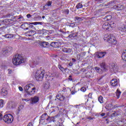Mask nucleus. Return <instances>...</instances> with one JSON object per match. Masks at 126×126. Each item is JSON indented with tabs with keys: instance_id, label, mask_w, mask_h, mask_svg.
Instances as JSON below:
<instances>
[{
	"instance_id": "nucleus-1",
	"label": "nucleus",
	"mask_w": 126,
	"mask_h": 126,
	"mask_svg": "<svg viewBox=\"0 0 126 126\" xmlns=\"http://www.w3.org/2000/svg\"><path fill=\"white\" fill-rule=\"evenodd\" d=\"M24 90L25 91V98H30L31 96L34 95L36 92V87L32 84H30L26 85Z\"/></svg>"
},
{
	"instance_id": "nucleus-2",
	"label": "nucleus",
	"mask_w": 126,
	"mask_h": 126,
	"mask_svg": "<svg viewBox=\"0 0 126 126\" xmlns=\"http://www.w3.org/2000/svg\"><path fill=\"white\" fill-rule=\"evenodd\" d=\"M12 62L14 65H19L23 63H25V59L21 55L16 54L13 57Z\"/></svg>"
},
{
	"instance_id": "nucleus-3",
	"label": "nucleus",
	"mask_w": 126,
	"mask_h": 126,
	"mask_svg": "<svg viewBox=\"0 0 126 126\" xmlns=\"http://www.w3.org/2000/svg\"><path fill=\"white\" fill-rule=\"evenodd\" d=\"M116 27V24L114 22L112 23H105L102 25L103 29L106 30V31H111L113 28Z\"/></svg>"
},
{
	"instance_id": "nucleus-4",
	"label": "nucleus",
	"mask_w": 126,
	"mask_h": 126,
	"mask_svg": "<svg viewBox=\"0 0 126 126\" xmlns=\"http://www.w3.org/2000/svg\"><path fill=\"white\" fill-rule=\"evenodd\" d=\"M105 38H106V41L109 43L113 44V45H116V44H117V40H116V37L113 36V34H110L106 35H105Z\"/></svg>"
},
{
	"instance_id": "nucleus-5",
	"label": "nucleus",
	"mask_w": 126,
	"mask_h": 126,
	"mask_svg": "<svg viewBox=\"0 0 126 126\" xmlns=\"http://www.w3.org/2000/svg\"><path fill=\"white\" fill-rule=\"evenodd\" d=\"M44 74H45V71L38 70L36 71L35 77L37 81H41L44 77Z\"/></svg>"
},
{
	"instance_id": "nucleus-6",
	"label": "nucleus",
	"mask_w": 126,
	"mask_h": 126,
	"mask_svg": "<svg viewBox=\"0 0 126 126\" xmlns=\"http://www.w3.org/2000/svg\"><path fill=\"white\" fill-rule=\"evenodd\" d=\"M3 121L7 124H11L13 122V116L11 114H6L3 116Z\"/></svg>"
},
{
	"instance_id": "nucleus-7",
	"label": "nucleus",
	"mask_w": 126,
	"mask_h": 126,
	"mask_svg": "<svg viewBox=\"0 0 126 126\" xmlns=\"http://www.w3.org/2000/svg\"><path fill=\"white\" fill-rule=\"evenodd\" d=\"M109 69L112 73L115 72L116 73L119 70V66L115 63H112L109 64Z\"/></svg>"
},
{
	"instance_id": "nucleus-8",
	"label": "nucleus",
	"mask_w": 126,
	"mask_h": 126,
	"mask_svg": "<svg viewBox=\"0 0 126 126\" xmlns=\"http://www.w3.org/2000/svg\"><path fill=\"white\" fill-rule=\"evenodd\" d=\"M40 100V97L37 95H35L31 99V104L34 105V104H37Z\"/></svg>"
},
{
	"instance_id": "nucleus-9",
	"label": "nucleus",
	"mask_w": 126,
	"mask_h": 126,
	"mask_svg": "<svg viewBox=\"0 0 126 126\" xmlns=\"http://www.w3.org/2000/svg\"><path fill=\"white\" fill-rule=\"evenodd\" d=\"M16 107V103L14 101H9L7 103V108L9 109V110H12V109H14Z\"/></svg>"
},
{
	"instance_id": "nucleus-10",
	"label": "nucleus",
	"mask_w": 126,
	"mask_h": 126,
	"mask_svg": "<svg viewBox=\"0 0 126 126\" xmlns=\"http://www.w3.org/2000/svg\"><path fill=\"white\" fill-rule=\"evenodd\" d=\"M40 62H41V60H40L39 58L33 59L32 61V64H33V66H32V67H34V66H36V65H37V64H39V63H40Z\"/></svg>"
},
{
	"instance_id": "nucleus-11",
	"label": "nucleus",
	"mask_w": 126,
	"mask_h": 126,
	"mask_svg": "<svg viewBox=\"0 0 126 126\" xmlns=\"http://www.w3.org/2000/svg\"><path fill=\"white\" fill-rule=\"evenodd\" d=\"M110 84L111 86H113V87H116V86H117L118 84H119V82H118V80L116 79H113L110 81Z\"/></svg>"
},
{
	"instance_id": "nucleus-12",
	"label": "nucleus",
	"mask_w": 126,
	"mask_h": 126,
	"mask_svg": "<svg viewBox=\"0 0 126 126\" xmlns=\"http://www.w3.org/2000/svg\"><path fill=\"white\" fill-rule=\"evenodd\" d=\"M52 2L51 1H47L45 5L43 7V10L48 9L49 6H52Z\"/></svg>"
},
{
	"instance_id": "nucleus-13",
	"label": "nucleus",
	"mask_w": 126,
	"mask_h": 126,
	"mask_svg": "<svg viewBox=\"0 0 126 126\" xmlns=\"http://www.w3.org/2000/svg\"><path fill=\"white\" fill-rule=\"evenodd\" d=\"M106 55V52H99L97 53L96 54V58H98V59H101V58H103V57H105V55Z\"/></svg>"
},
{
	"instance_id": "nucleus-14",
	"label": "nucleus",
	"mask_w": 126,
	"mask_h": 126,
	"mask_svg": "<svg viewBox=\"0 0 126 126\" xmlns=\"http://www.w3.org/2000/svg\"><path fill=\"white\" fill-rule=\"evenodd\" d=\"M27 35L29 36V37H32V36H34L35 34H36V32L33 30H31L29 32H28L26 33Z\"/></svg>"
},
{
	"instance_id": "nucleus-15",
	"label": "nucleus",
	"mask_w": 126,
	"mask_h": 126,
	"mask_svg": "<svg viewBox=\"0 0 126 126\" xmlns=\"http://www.w3.org/2000/svg\"><path fill=\"white\" fill-rule=\"evenodd\" d=\"M100 65L101 68L103 70V71H107V70H108L106 63L103 62L100 64Z\"/></svg>"
},
{
	"instance_id": "nucleus-16",
	"label": "nucleus",
	"mask_w": 126,
	"mask_h": 126,
	"mask_svg": "<svg viewBox=\"0 0 126 126\" xmlns=\"http://www.w3.org/2000/svg\"><path fill=\"white\" fill-rule=\"evenodd\" d=\"M29 26V23H25L21 26V28H23V29H24L26 30H28Z\"/></svg>"
},
{
	"instance_id": "nucleus-17",
	"label": "nucleus",
	"mask_w": 126,
	"mask_h": 126,
	"mask_svg": "<svg viewBox=\"0 0 126 126\" xmlns=\"http://www.w3.org/2000/svg\"><path fill=\"white\" fill-rule=\"evenodd\" d=\"M1 94L2 96H6L7 95V90L6 89L3 88L1 91Z\"/></svg>"
},
{
	"instance_id": "nucleus-18",
	"label": "nucleus",
	"mask_w": 126,
	"mask_h": 126,
	"mask_svg": "<svg viewBox=\"0 0 126 126\" xmlns=\"http://www.w3.org/2000/svg\"><path fill=\"white\" fill-rule=\"evenodd\" d=\"M3 22H5L8 24H12L14 22V21L11 19H6L3 21Z\"/></svg>"
},
{
	"instance_id": "nucleus-19",
	"label": "nucleus",
	"mask_w": 126,
	"mask_h": 126,
	"mask_svg": "<svg viewBox=\"0 0 126 126\" xmlns=\"http://www.w3.org/2000/svg\"><path fill=\"white\" fill-rule=\"evenodd\" d=\"M71 49L70 48H67L66 47H63L62 49V52H63L64 53H71Z\"/></svg>"
},
{
	"instance_id": "nucleus-20",
	"label": "nucleus",
	"mask_w": 126,
	"mask_h": 126,
	"mask_svg": "<svg viewBox=\"0 0 126 126\" xmlns=\"http://www.w3.org/2000/svg\"><path fill=\"white\" fill-rule=\"evenodd\" d=\"M50 46H51V47H53V48H58V47H59V42H52L51 43Z\"/></svg>"
},
{
	"instance_id": "nucleus-21",
	"label": "nucleus",
	"mask_w": 126,
	"mask_h": 126,
	"mask_svg": "<svg viewBox=\"0 0 126 126\" xmlns=\"http://www.w3.org/2000/svg\"><path fill=\"white\" fill-rule=\"evenodd\" d=\"M41 46H42L43 48H48V47L50 46V43L44 41L41 42Z\"/></svg>"
},
{
	"instance_id": "nucleus-22",
	"label": "nucleus",
	"mask_w": 126,
	"mask_h": 126,
	"mask_svg": "<svg viewBox=\"0 0 126 126\" xmlns=\"http://www.w3.org/2000/svg\"><path fill=\"white\" fill-rule=\"evenodd\" d=\"M94 69L96 70V72H98L100 74H102V73H103V70L100 69L99 67H95Z\"/></svg>"
},
{
	"instance_id": "nucleus-23",
	"label": "nucleus",
	"mask_w": 126,
	"mask_h": 126,
	"mask_svg": "<svg viewBox=\"0 0 126 126\" xmlns=\"http://www.w3.org/2000/svg\"><path fill=\"white\" fill-rule=\"evenodd\" d=\"M119 30L122 31V32H126V26L122 25L121 27H119Z\"/></svg>"
},
{
	"instance_id": "nucleus-24",
	"label": "nucleus",
	"mask_w": 126,
	"mask_h": 126,
	"mask_svg": "<svg viewBox=\"0 0 126 126\" xmlns=\"http://www.w3.org/2000/svg\"><path fill=\"white\" fill-rule=\"evenodd\" d=\"M121 113L119 111H114L113 113L111 114V117H117V116H120Z\"/></svg>"
},
{
	"instance_id": "nucleus-25",
	"label": "nucleus",
	"mask_w": 126,
	"mask_h": 126,
	"mask_svg": "<svg viewBox=\"0 0 126 126\" xmlns=\"http://www.w3.org/2000/svg\"><path fill=\"white\" fill-rule=\"evenodd\" d=\"M122 58L123 61H126V50L123 51L122 55Z\"/></svg>"
},
{
	"instance_id": "nucleus-26",
	"label": "nucleus",
	"mask_w": 126,
	"mask_h": 126,
	"mask_svg": "<svg viewBox=\"0 0 126 126\" xmlns=\"http://www.w3.org/2000/svg\"><path fill=\"white\" fill-rule=\"evenodd\" d=\"M56 97H57V99H59V100H60V101H63V100H64V96L63 95H57L56 96Z\"/></svg>"
},
{
	"instance_id": "nucleus-27",
	"label": "nucleus",
	"mask_w": 126,
	"mask_h": 126,
	"mask_svg": "<svg viewBox=\"0 0 126 126\" xmlns=\"http://www.w3.org/2000/svg\"><path fill=\"white\" fill-rule=\"evenodd\" d=\"M4 37L5 38H6L7 39H11V38L13 37V34H7L4 35Z\"/></svg>"
},
{
	"instance_id": "nucleus-28",
	"label": "nucleus",
	"mask_w": 126,
	"mask_h": 126,
	"mask_svg": "<svg viewBox=\"0 0 126 126\" xmlns=\"http://www.w3.org/2000/svg\"><path fill=\"white\" fill-rule=\"evenodd\" d=\"M58 66V68H59V69H60V70L62 71V72L65 71V69L64 68H63V67L62 64H59Z\"/></svg>"
},
{
	"instance_id": "nucleus-29",
	"label": "nucleus",
	"mask_w": 126,
	"mask_h": 126,
	"mask_svg": "<svg viewBox=\"0 0 126 126\" xmlns=\"http://www.w3.org/2000/svg\"><path fill=\"white\" fill-rule=\"evenodd\" d=\"M117 8L118 10H123V9H124L125 6L123 5H118L117 6Z\"/></svg>"
},
{
	"instance_id": "nucleus-30",
	"label": "nucleus",
	"mask_w": 126,
	"mask_h": 126,
	"mask_svg": "<svg viewBox=\"0 0 126 126\" xmlns=\"http://www.w3.org/2000/svg\"><path fill=\"white\" fill-rule=\"evenodd\" d=\"M8 52L6 49H3L2 50V54L3 56H7L8 55Z\"/></svg>"
},
{
	"instance_id": "nucleus-31",
	"label": "nucleus",
	"mask_w": 126,
	"mask_h": 126,
	"mask_svg": "<svg viewBox=\"0 0 126 126\" xmlns=\"http://www.w3.org/2000/svg\"><path fill=\"white\" fill-rule=\"evenodd\" d=\"M121 91L119 89H117L116 92V96L117 97V99H119L120 98V96H121Z\"/></svg>"
},
{
	"instance_id": "nucleus-32",
	"label": "nucleus",
	"mask_w": 126,
	"mask_h": 126,
	"mask_svg": "<svg viewBox=\"0 0 126 126\" xmlns=\"http://www.w3.org/2000/svg\"><path fill=\"white\" fill-rule=\"evenodd\" d=\"M104 19H106L107 21H109V20H111V19H112V16L111 15L106 16L104 17Z\"/></svg>"
},
{
	"instance_id": "nucleus-33",
	"label": "nucleus",
	"mask_w": 126,
	"mask_h": 126,
	"mask_svg": "<svg viewBox=\"0 0 126 126\" xmlns=\"http://www.w3.org/2000/svg\"><path fill=\"white\" fill-rule=\"evenodd\" d=\"M76 7L77 9H79V8H82V7H83V5L80 3H79L77 4Z\"/></svg>"
},
{
	"instance_id": "nucleus-34",
	"label": "nucleus",
	"mask_w": 126,
	"mask_h": 126,
	"mask_svg": "<svg viewBox=\"0 0 126 126\" xmlns=\"http://www.w3.org/2000/svg\"><path fill=\"white\" fill-rule=\"evenodd\" d=\"M98 101L100 103V104H102V103H103V96H99V97H98Z\"/></svg>"
},
{
	"instance_id": "nucleus-35",
	"label": "nucleus",
	"mask_w": 126,
	"mask_h": 126,
	"mask_svg": "<svg viewBox=\"0 0 126 126\" xmlns=\"http://www.w3.org/2000/svg\"><path fill=\"white\" fill-rule=\"evenodd\" d=\"M31 24H32L33 25H38V24H39L40 25H43V23L42 22H33L31 23Z\"/></svg>"
},
{
	"instance_id": "nucleus-36",
	"label": "nucleus",
	"mask_w": 126,
	"mask_h": 126,
	"mask_svg": "<svg viewBox=\"0 0 126 126\" xmlns=\"http://www.w3.org/2000/svg\"><path fill=\"white\" fill-rule=\"evenodd\" d=\"M3 102H4L3 100L2 99L0 100V109L1 108H2V107H3Z\"/></svg>"
},
{
	"instance_id": "nucleus-37",
	"label": "nucleus",
	"mask_w": 126,
	"mask_h": 126,
	"mask_svg": "<svg viewBox=\"0 0 126 126\" xmlns=\"http://www.w3.org/2000/svg\"><path fill=\"white\" fill-rule=\"evenodd\" d=\"M49 83L47 82L44 84V87L45 89H48L49 88Z\"/></svg>"
},
{
	"instance_id": "nucleus-38",
	"label": "nucleus",
	"mask_w": 126,
	"mask_h": 126,
	"mask_svg": "<svg viewBox=\"0 0 126 126\" xmlns=\"http://www.w3.org/2000/svg\"><path fill=\"white\" fill-rule=\"evenodd\" d=\"M86 77H91V73L90 72H88L86 73Z\"/></svg>"
},
{
	"instance_id": "nucleus-39",
	"label": "nucleus",
	"mask_w": 126,
	"mask_h": 126,
	"mask_svg": "<svg viewBox=\"0 0 126 126\" xmlns=\"http://www.w3.org/2000/svg\"><path fill=\"white\" fill-rule=\"evenodd\" d=\"M6 50H7V51H8V53H10V52L12 51V47H9L7 49H6Z\"/></svg>"
},
{
	"instance_id": "nucleus-40",
	"label": "nucleus",
	"mask_w": 126,
	"mask_h": 126,
	"mask_svg": "<svg viewBox=\"0 0 126 126\" xmlns=\"http://www.w3.org/2000/svg\"><path fill=\"white\" fill-rule=\"evenodd\" d=\"M31 23H29L28 29H29L30 28H33L34 27V26H33V24H32Z\"/></svg>"
},
{
	"instance_id": "nucleus-41",
	"label": "nucleus",
	"mask_w": 126,
	"mask_h": 126,
	"mask_svg": "<svg viewBox=\"0 0 126 126\" xmlns=\"http://www.w3.org/2000/svg\"><path fill=\"white\" fill-rule=\"evenodd\" d=\"M63 12V13H65V14H68V13H69V10H68V9H65Z\"/></svg>"
},
{
	"instance_id": "nucleus-42",
	"label": "nucleus",
	"mask_w": 126,
	"mask_h": 126,
	"mask_svg": "<svg viewBox=\"0 0 126 126\" xmlns=\"http://www.w3.org/2000/svg\"><path fill=\"white\" fill-rule=\"evenodd\" d=\"M81 91L82 92H85L86 91V88L84 87H83L81 88Z\"/></svg>"
},
{
	"instance_id": "nucleus-43",
	"label": "nucleus",
	"mask_w": 126,
	"mask_h": 126,
	"mask_svg": "<svg viewBox=\"0 0 126 126\" xmlns=\"http://www.w3.org/2000/svg\"><path fill=\"white\" fill-rule=\"evenodd\" d=\"M75 20H78L79 21H80V20H81V18L78 16H76L75 17Z\"/></svg>"
},
{
	"instance_id": "nucleus-44",
	"label": "nucleus",
	"mask_w": 126,
	"mask_h": 126,
	"mask_svg": "<svg viewBox=\"0 0 126 126\" xmlns=\"http://www.w3.org/2000/svg\"><path fill=\"white\" fill-rule=\"evenodd\" d=\"M75 26H76L75 23H73L70 25V27H71L74 28V27H75Z\"/></svg>"
},
{
	"instance_id": "nucleus-45",
	"label": "nucleus",
	"mask_w": 126,
	"mask_h": 126,
	"mask_svg": "<svg viewBox=\"0 0 126 126\" xmlns=\"http://www.w3.org/2000/svg\"><path fill=\"white\" fill-rule=\"evenodd\" d=\"M37 20H42V17L40 16H38L37 17H35Z\"/></svg>"
},
{
	"instance_id": "nucleus-46",
	"label": "nucleus",
	"mask_w": 126,
	"mask_h": 126,
	"mask_svg": "<svg viewBox=\"0 0 126 126\" xmlns=\"http://www.w3.org/2000/svg\"><path fill=\"white\" fill-rule=\"evenodd\" d=\"M74 35V33H72L71 34H69L68 37V38H72V37H75V35Z\"/></svg>"
},
{
	"instance_id": "nucleus-47",
	"label": "nucleus",
	"mask_w": 126,
	"mask_h": 126,
	"mask_svg": "<svg viewBox=\"0 0 126 126\" xmlns=\"http://www.w3.org/2000/svg\"><path fill=\"white\" fill-rule=\"evenodd\" d=\"M23 101H25V102H28L29 101H31V99L25 98L23 99Z\"/></svg>"
},
{
	"instance_id": "nucleus-48",
	"label": "nucleus",
	"mask_w": 126,
	"mask_h": 126,
	"mask_svg": "<svg viewBox=\"0 0 126 126\" xmlns=\"http://www.w3.org/2000/svg\"><path fill=\"white\" fill-rule=\"evenodd\" d=\"M31 16H32L30 14H28L27 15V18H30V17H31Z\"/></svg>"
},
{
	"instance_id": "nucleus-49",
	"label": "nucleus",
	"mask_w": 126,
	"mask_h": 126,
	"mask_svg": "<svg viewBox=\"0 0 126 126\" xmlns=\"http://www.w3.org/2000/svg\"><path fill=\"white\" fill-rule=\"evenodd\" d=\"M19 90H20V91H23V88H22L21 87H19Z\"/></svg>"
},
{
	"instance_id": "nucleus-50",
	"label": "nucleus",
	"mask_w": 126,
	"mask_h": 126,
	"mask_svg": "<svg viewBox=\"0 0 126 126\" xmlns=\"http://www.w3.org/2000/svg\"><path fill=\"white\" fill-rule=\"evenodd\" d=\"M71 93L72 95H74V94H75V93H76V92L73 91L71 92Z\"/></svg>"
},
{
	"instance_id": "nucleus-51",
	"label": "nucleus",
	"mask_w": 126,
	"mask_h": 126,
	"mask_svg": "<svg viewBox=\"0 0 126 126\" xmlns=\"http://www.w3.org/2000/svg\"><path fill=\"white\" fill-rule=\"evenodd\" d=\"M73 64V63H71V62H70L68 64V65H69V66H72Z\"/></svg>"
},
{
	"instance_id": "nucleus-52",
	"label": "nucleus",
	"mask_w": 126,
	"mask_h": 126,
	"mask_svg": "<svg viewBox=\"0 0 126 126\" xmlns=\"http://www.w3.org/2000/svg\"><path fill=\"white\" fill-rule=\"evenodd\" d=\"M28 126H33V124L32 123H30L28 125Z\"/></svg>"
},
{
	"instance_id": "nucleus-53",
	"label": "nucleus",
	"mask_w": 126,
	"mask_h": 126,
	"mask_svg": "<svg viewBox=\"0 0 126 126\" xmlns=\"http://www.w3.org/2000/svg\"><path fill=\"white\" fill-rule=\"evenodd\" d=\"M0 120H2V114L0 113Z\"/></svg>"
},
{
	"instance_id": "nucleus-54",
	"label": "nucleus",
	"mask_w": 126,
	"mask_h": 126,
	"mask_svg": "<svg viewBox=\"0 0 126 126\" xmlns=\"http://www.w3.org/2000/svg\"><path fill=\"white\" fill-rule=\"evenodd\" d=\"M72 61L73 63H75V62H76V60H75L74 58H73L72 59Z\"/></svg>"
},
{
	"instance_id": "nucleus-55",
	"label": "nucleus",
	"mask_w": 126,
	"mask_h": 126,
	"mask_svg": "<svg viewBox=\"0 0 126 126\" xmlns=\"http://www.w3.org/2000/svg\"><path fill=\"white\" fill-rule=\"evenodd\" d=\"M100 115L101 116V117H104L105 116V113H102L100 114Z\"/></svg>"
},
{
	"instance_id": "nucleus-56",
	"label": "nucleus",
	"mask_w": 126,
	"mask_h": 126,
	"mask_svg": "<svg viewBox=\"0 0 126 126\" xmlns=\"http://www.w3.org/2000/svg\"><path fill=\"white\" fill-rule=\"evenodd\" d=\"M103 0H96V1H98V2H101V1H103Z\"/></svg>"
},
{
	"instance_id": "nucleus-57",
	"label": "nucleus",
	"mask_w": 126,
	"mask_h": 126,
	"mask_svg": "<svg viewBox=\"0 0 126 126\" xmlns=\"http://www.w3.org/2000/svg\"><path fill=\"white\" fill-rule=\"evenodd\" d=\"M88 119V120H93V118H92L91 117H89Z\"/></svg>"
},
{
	"instance_id": "nucleus-58",
	"label": "nucleus",
	"mask_w": 126,
	"mask_h": 126,
	"mask_svg": "<svg viewBox=\"0 0 126 126\" xmlns=\"http://www.w3.org/2000/svg\"><path fill=\"white\" fill-rule=\"evenodd\" d=\"M6 17H8V18H9L10 17V14H8L6 16Z\"/></svg>"
},
{
	"instance_id": "nucleus-59",
	"label": "nucleus",
	"mask_w": 126,
	"mask_h": 126,
	"mask_svg": "<svg viewBox=\"0 0 126 126\" xmlns=\"http://www.w3.org/2000/svg\"><path fill=\"white\" fill-rule=\"evenodd\" d=\"M41 118H45V115L42 114V116H41Z\"/></svg>"
},
{
	"instance_id": "nucleus-60",
	"label": "nucleus",
	"mask_w": 126,
	"mask_h": 126,
	"mask_svg": "<svg viewBox=\"0 0 126 126\" xmlns=\"http://www.w3.org/2000/svg\"><path fill=\"white\" fill-rule=\"evenodd\" d=\"M65 90H66V88H63V91L65 92Z\"/></svg>"
},
{
	"instance_id": "nucleus-61",
	"label": "nucleus",
	"mask_w": 126,
	"mask_h": 126,
	"mask_svg": "<svg viewBox=\"0 0 126 126\" xmlns=\"http://www.w3.org/2000/svg\"><path fill=\"white\" fill-rule=\"evenodd\" d=\"M21 16H19V17L18 18V19H21Z\"/></svg>"
},
{
	"instance_id": "nucleus-62",
	"label": "nucleus",
	"mask_w": 126,
	"mask_h": 126,
	"mask_svg": "<svg viewBox=\"0 0 126 126\" xmlns=\"http://www.w3.org/2000/svg\"><path fill=\"white\" fill-rule=\"evenodd\" d=\"M69 80H70V81H71V80H72V79L69 78Z\"/></svg>"
},
{
	"instance_id": "nucleus-63",
	"label": "nucleus",
	"mask_w": 126,
	"mask_h": 126,
	"mask_svg": "<svg viewBox=\"0 0 126 126\" xmlns=\"http://www.w3.org/2000/svg\"><path fill=\"white\" fill-rule=\"evenodd\" d=\"M42 18H43V19H44V18H45V16H42Z\"/></svg>"
},
{
	"instance_id": "nucleus-64",
	"label": "nucleus",
	"mask_w": 126,
	"mask_h": 126,
	"mask_svg": "<svg viewBox=\"0 0 126 126\" xmlns=\"http://www.w3.org/2000/svg\"><path fill=\"white\" fill-rule=\"evenodd\" d=\"M66 33H67V34H69V32L67 31V32H66Z\"/></svg>"
}]
</instances>
